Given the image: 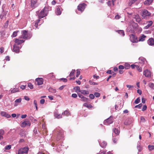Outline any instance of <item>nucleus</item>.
Wrapping results in <instances>:
<instances>
[{"label": "nucleus", "mask_w": 154, "mask_h": 154, "mask_svg": "<svg viewBox=\"0 0 154 154\" xmlns=\"http://www.w3.org/2000/svg\"><path fill=\"white\" fill-rule=\"evenodd\" d=\"M21 35L19 38L25 39H26L30 38L32 36V34L28 31L26 30H23L21 32Z\"/></svg>", "instance_id": "f257e3e1"}, {"label": "nucleus", "mask_w": 154, "mask_h": 154, "mask_svg": "<svg viewBox=\"0 0 154 154\" xmlns=\"http://www.w3.org/2000/svg\"><path fill=\"white\" fill-rule=\"evenodd\" d=\"M48 13V10L47 8L45 7L40 12L38 11L36 12V14L37 15L39 19L43 18L46 16Z\"/></svg>", "instance_id": "f03ea898"}, {"label": "nucleus", "mask_w": 154, "mask_h": 154, "mask_svg": "<svg viewBox=\"0 0 154 154\" xmlns=\"http://www.w3.org/2000/svg\"><path fill=\"white\" fill-rule=\"evenodd\" d=\"M53 133L54 134L57 133L56 138V140L57 141H58L60 140L63 138V134L62 131L60 129V128H57L54 130L53 131Z\"/></svg>", "instance_id": "7ed1b4c3"}, {"label": "nucleus", "mask_w": 154, "mask_h": 154, "mask_svg": "<svg viewBox=\"0 0 154 154\" xmlns=\"http://www.w3.org/2000/svg\"><path fill=\"white\" fill-rule=\"evenodd\" d=\"M151 16V13L146 9H143L142 12L141 16L143 19H148Z\"/></svg>", "instance_id": "20e7f679"}, {"label": "nucleus", "mask_w": 154, "mask_h": 154, "mask_svg": "<svg viewBox=\"0 0 154 154\" xmlns=\"http://www.w3.org/2000/svg\"><path fill=\"white\" fill-rule=\"evenodd\" d=\"M29 150V148L27 147L22 148L19 149V150H18L17 154H23L24 153H27L28 152Z\"/></svg>", "instance_id": "39448f33"}, {"label": "nucleus", "mask_w": 154, "mask_h": 154, "mask_svg": "<svg viewBox=\"0 0 154 154\" xmlns=\"http://www.w3.org/2000/svg\"><path fill=\"white\" fill-rule=\"evenodd\" d=\"M113 122V119L112 116H110L109 118L106 119L103 122V124L106 125H108L112 124Z\"/></svg>", "instance_id": "423d86ee"}, {"label": "nucleus", "mask_w": 154, "mask_h": 154, "mask_svg": "<svg viewBox=\"0 0 154 154\" xmlns=\"http://www.w3.org/2000/svg\"><path fill=\"white\" fill-rule=\"evenodd\" d=\"M40 19H38L36 20L35 23H32L31 25V26L30 27H33V29H36L38 28V25H39V26L41 24V23H40Z\"/></svg>", "instance_id": "0eeeda50"}, {"label": "nucleus", "mask_w": 154, "mask_h": 154, "mask_svg": "<svg viewBox=\"0 0 154 154\" xmlns=\"http://www.w3.org/2000/svg\"><path fill=\"white\" fill-rule=\"evenodd\" d=\"M86 5L84 3L79 4L77 7L78 11H80L81 12H83L84 11Z\"/></svg>", "instance_id": "6e6552de"}, {"label": "nucleus", "mask_w": 154, "mask_h": 154, "mask_svg": "<svg viewBox=\"0 0 154 154\" xmlns=\"http://www.w3.org/2000/svg\"><path fill=\"white\" fill-rule=\"evenodd\" d=\"M130 40L133 43L137 42H138L137 38L135 37V35L133 34H131L130 35Z\"/></svg>", "instance_id": "1a4fd4ad"}, {"label": "nucleus", "mask_w": 154, "mask_h": 154, "mask_svg": "<svg viewBox=\"0 0 154 154\" xmlns=\"http://www.w3.org/2000/svg\"><path fill=\"white\" fill-rule=\"evenodd\" d=\"M31 125L30 122L28 120H25L21 124V126L22 128H24L26 126H30Z\"/></svg>", "instance_id": "9d476101"}, {"label": "nucleus", "mask_w": 154, "mask_h": 154, "mask_svg": "<svg viewBox=\"0 0 154 154\" xmlns=\"http://www.w3.org/2000/svg\"><path fill=\"white\" fill-rule=\"evenodd\" d=\"M0 114L2 116L5 117L7 118L11 117L10 115L5 111H1L0 113Z\"/></svg>", "instance_id": "9b49d317"}, {"label": "nucleus", "mask_w": 154, "mask_h": 154, "mask_svg": "<svg viewBox=\"0 0 154 154\" xmlns=\"http://www.w3.org/2000/svg\"><path fill=\"white\" fill-rule=\"evenodd\" d=\"M21 47V46H19L17 44H14L13 46V51H14L18 53L19 52L20 49Z\"/></svg>", "instance_id": "f8f14e48"}, {"label": "nucleus", "mask_w": 154, "mask_h": 154, "mask_svg": "<svg viewBox=\"0 0 154 154\" xmlns=\"http://www.w3.org/2000/svg\"><path fill=\"white\" fill-rule=\"evenodd\" d=\"M61 7L60 6H57L55 9V13L57 15H60L61 14Z\"/></svg>", "instance_id": "ddd939ff"}, {"label": "nucleus", "mask_w": 154, "mask_h": 154, "mask_svg": "<svg viewBox=\"0 0 154 154\" xmlns=\"http://www.w3.org/2000/svg\"><path fill=\"white\" fill-rule=\"evenodd\" d=\"M147 44L151 46H153L154 45V39L153 38H149L147 41Z\"/></svg>", "instance_id": "4468645a"}, {"label": "nucleus", "mask_w": 154, "mask_h": 154, "mask_svg": "<svg viewBox=\"0 0 154 154\" xmlns=\"http://www.w3.org/2000/svg\"><path fill=\"white\" fill-rule=\"evenodd\" d=\"M35 80L37 82L38 85H41L43 83V79L42 78H38L35 79Z\"/></svg>", "instance_id": "2eb2a0df"}, {"label": "nucleus", "mask_w": 154, "mask_h": 154, "mask_svg": "<svg viewBox=\"0 0 154 154\" xmlns=\"http://www.w3.org/2000/svg\"><path fill=\"white\" fill-rule=\"evenodd\" d=\"M38 0H31V6L32 8H35L37 6V4Z\"/></svg>", "instance_id": "dca6fc26"}, {"label": "nucleus", "mask_w": 154, "mask_h": 154, "mask_svg": "<svg viewBox=\"0 0 154 154\" xmlns=\"http://www.w3.org/2000/svg\"><path fill=\"white\" fill-rule=\"evenodd\" d=\"M20 39V38H19V39H15V44H17V45H18L22 44L25 41V40H21Z\"/></svg>", "instance_id": "f3484780"}, {"label": "nucleus", "mask_w": 154, "mask_h": 154, "mask_svg": "<svg viewBox=\"0 0 154 154\" xmlns=\"http://www.w3.org/2000/svg\"><path fill=\"white\" fill-rule=\"evenodd\" d=\"M153 22L152 20L148 21L146 22L147 25L144 27V29H147L150 27L152 26Z\"/></svg>", "instance_id": "a211bd4d"}, {"label": "nucleus", "mask_w": 154, "mask_h": 154, "mask_svg": "<svg viewBox=\"0 0 154 154\" xmlns=\"http://www.w3.org/2000/svg\"><path fill=\"white\" fill-rule=\"evenodd\" d=\"M143 75L146 77H149L151 76V72L147 69H146L144 72Z\"/></svg>", "instance_id": "6ab92c4d"}, {"label": "nucleus", "mask_w": 154, "mask_h": 154, "mask_svg": "<svg viewBox=\"0 0 154 154\" xmlns=\"http://www.w3.org/2000/svg\"><path fill=\"white\" fill-rule=\"evenodd\" d=\"M21 101L22 99L21 98H19V99H16L14 101V106L15 107L18 106L19 103L21 102Z\"/></svg>", "instance_id": "aec40b11"}, {"label": "nucleus", "mask_w": 154, "mask_h": 154, "mask_svg": "<svg viewBox=\"0 0 154 154\" xmlns=\"http://www.w3.org/2000/svg\"><path fill=\"white\" fill-rule=\"evenodd\" d=\"M100 146L103 148H105L106 146L107 143L104 141H103L101 143L99 140H98Z\"/></svg>", "instance_id": "412c9836"}, {"label": "nucleus", "mask_w": 154, "mask_h": 154, "mask_svg": "<svg viewBox=\"0 0 154 154\" xmlns=\"http://www.w3.org/2000/svg\"><path fill=\"white\" fill-rule=\"evenodd\" d=\"M54 116L56 118L60 119L62 118V114H59L58 111H56L54 112Z\"/></svg>", "instance_id": "4be33fe9"}, {"label": "nucleus", "mask_w": 154, "mask_h": 154, "mask_svg": "<svg viewBox=\"0 0 154 154\" xmlns=\"http://www.w3.org/2000/svg\"><path fill=\"white\" fill-rule=\"evenodd\" d=\"M146 36L143 34H142L139 38V41H143L145 40Z\"/></svg>", "instance_id": "5701e85b"}, {"label": "nucleus", "mask_w": 154, "mask_h": 154, "mask_svg": "<svg viewBox=\"0 0 154 154\" xmlns=\"http://www.w3.org/2000/svg\"><path fill=\"white\" fill-rule=\"evenodd\" d=\"M134 18L135 19V20L137 22H140L141 20V18L138 15H135Z\"/></svg>", "instance_id": "b1692460"}, {"label": "nucleus", "mask_w": 154, "mask_h": 154, "mask_svg": "<svg viewBox=\"0 0 154 154\" xmlns=\"http://www.w3.org/2000/svg\"><path fill=\"white\" fill-rule=\"evenodd\" d=\"M139 63L141 64L144 63L146 61V59L143 57H140L139 58Z\"/></svg>", "instance_id": "393cba45"}, {"label": "nucleus", "mask_w": 154, "mask_h": 154, "mask_svg": "<svg viewBox=\"0 0 154 154\" xmlns=\"http://www.w3.org/2000/svg\"><path fill=\"white\" fill-rule=\"evenodd\" d=\"M4 131L2 129L0 130V140L3 139V135L4 134Z\"/></svg>", "instance_id": "a878e982"}, {"label": "nucleus", "mask_w": 154, "mask_h": 154, "mask_svg": "<svg viewBox=\"0 0 154 154\" xmlns=\"http://www.w3.org/2000/svg\"><path fill=\"white\" fill-rule=\"evenodd\" d=\"M153 0H146L144 2V4L145 5H150L152 2Z\"/></svg>", "instance_id": "bb28decb"}, {"label": "nucleus", "mask_w": 154, "mask_h": 154, "mask_svg": "<svg viewBox=\"0 0 154 154\" xmlns=\"http://www.w3.org/2000/svg\"><path fill=\"white\" fill-rule=\"evenodd\" d=\"M120 35L124 36L125 35V32L123 30H120L116 31Z\"/></svg>", "instance_id": "cd10ccee"}, {"label": "nucleus", "mask_w": 154, "mask_h": 154, "mask_svg": "<svg viewBox=\"0 0 154 154\" xmlns=\"http://www.w3.org/2000/svg\"><path fill=\"white\" fill-rule=\"evenodd\" d=\"M11 93H15V92H18L19 90L18 89V88H15L11 89Z\"/></svg>", "instance_id": "c85d7f7f"}, {"label": "nucleus", "mask_w": 154, "mask_h": 154, "mask_svg": "<svg viewBox=\"0 0 154 154\" xmlns=\"http://www.w3.org/2000/svg\"><path fill=\"white\" fill-rule=\"evenodd\" d=\"M70 114V113L68 111L66 110L64 112L62 113V116H65V115L66 116H67Z\"/></svg>", "instance_id": "c756f323"}, {"label": "nucleus", "mask_w": 154, "mask_h": 154, "mask_svg": "<svg viewBox=\"0 0 154 154\" xmlns=\"http://www.w3.org/2000/svg\"><path fill=\"white\" fill-rule=\"evenodd\" d=\"M120 132V130L118 129L114 128L113 129L114 133L117 135H118L119 134Z\"/></svg>", "instance_id": "7c9ffc66"}, {"label": "nucleus", "mask_w": 154, "mask_h": 154, "mask_svg": "<svg viewBox=\"0 0 154 154\" xmlns=\"http://www.w3.org/2000/svg\"><path fill=\"white\" fill-rule=\"evenodd\" d=\"M81 94L83 95H86L88 94H89V92L88 91L82 90H81Z\"/></svg>", "instance_id": "2f4dec72"}, {"label": "nucleus", "mask_w": 154, "mask_h": 154, "mask_svg": "<svg viewBox=\"0 0 154 154\" xmlns=\"http://www.w3.org/2000/svg\"><path fill=\"white\" fill-rule=\"evenodd\" d=\"M49 91L51 93H56L57 91L56 89L52 88H50L48 89Z\"/></svg>", "instance_id": "473e14b6"}, {"label": "nucleus", "mask_w": 154, "mask_h": 154, "mask_svg": "<svg viewBox=\"0 0 154 154\" xmlns=\"http://www.w3.org/2000/svg\"><path fill=\"white\" fill-rule=\"evenodd\" d=\"M83 106L85 107H87L88 108H90L92 107V106L90 104H88L87 103H84Z\"/></svg>", "instance_id": "72a5a7b5"}, {"label": "nucleus", "mask_w": 154, "mask_h": 154, "mask_svg": "<svg viewBox=\"0 0 154 154\" xmlns=\"http://www.w3.org/2000/svg\"><path fill=\"white\" fill-rule=\"evenodd\" d=\"M148 149L149 151H151L154 149V146L149 145L148 146Z\"/></svg>", "instance_id": "f704fd0d"}, {"label": "nucleus", "mask_w": 154, "mask_h": 154, "mask_svg": "<svg viewBox=\"0 0 154 154\" xmlns=\"http://www.w3.org/2000/svg\"><path fill=\"white\" fill-rule=\"evenodd\" d=\"M137 148L138 150V152H140L143 149V146L142 145L137 146Z\"/></svg>", "instance_id": "c9c22d12"}, {"label": "nucleus", "mask_w": 154, "mask_h": 154, "mask_svg": "<svg viewBox=\"0 0 154 154\" xmlns=\"http://www.w3.org/2000/svg\"><path fill=\"white\" fill-rule=\"evenodd\" d=\"M25 132L23 130H21L20 134L21 135L22 137H24L25 136Z\"/></svg>", "instance_id": "e433bc0d"}, {"label": "nucleus", "mask_w": 154, "mask_h": 154, "mask_svg": "<svg viewBox=\"0 0 154 154\" xmlns=\"http://www.w3.org/2000/svg\"><path fill=\"white\" fill-rule=\"evenodd\" d=\"M74 89L75 90V91L76 92H81V90H80L79 86H77L75 87V88H74Z\"/></svg>", "instance_id": "4c0bfd02"}, {"label": "nucleus", "mask_w": 154, "mask_h": 154, "mask_svg": "<svg viewBox=\"0 0 154 154\" xmlns=\"http://www.w3.org/2000/svg\"><path fill=\"white\" fill-rule=\"evenodd\" d=\"M81 100L83 102H87L88 101V98L83 96Z\"/></svg>", "instance_id": "58836bf2"}, {"label": "nucleus", "mask_w": 154, "mask_h": 154, "mask_svg": "<svg viewBox=\"0 0 154 154\" xmlns=\"http://www.w3.org/2000/svg\"><path fill=\"white\" fill-rule=\"evenodd\" d=\"M18 32V31H17L14 32L13 33V34L12 35V37H15L16 36H17V33Z\"/></svg>", "instance_id": "ea45409f"}, {"label": "nucleus", "mask_w": 154, "mask_h": 154, "mask_svg": "<svg viewBox=\"0 0 154 154\" xmlns=\"http://www.w3.org/2000/svg\"><path fill=\"white\" fill-rule=\"evenodd\" d=\"M125 68L126 69H129L130 67V64L128 63H125Z\"/></svg>", "instance_id": "a19ab883"}, {"label": "nucleus", "mask_w": 154, "mask_h": 154, "mask_svg": "<svg viewBox=\"0 0 154 154\" xmlns=\"http://www.w3.org/2000/svg\"><path fill=\"white\" fill-rule=\"evenodd\" d=\"M136 68L139 72H142V68L141 67L137 65V66H136Z\"/></svg>", "instance_id": "79ce46f5"}, {"label": "nucleus", "mask_w": 154, "mask_h": 154, "mask_svg": "<svg viewBox=\"0 0 154 154\" xmlns=\"http://www.w3.org/2000/svg\"><path fill=\"white\" fill-rule=\"evenodd\" d=\"M47 76L48 78H53L54 77L53 73H50V74H48Z\"/></svg>", "instance_id": "37998d69"}, {"label": "nucleus", "mask_w": 154, "mask_h": 154, "mask_svg": "<svg viewBox=\"0 0 154 154\" xmlns=\"http://www.w3.org/2000/svg\"><path fill=\"white\" fill-rule=\"evenodd\" d=\"M75 69H72V72L70 73L69 75V76H72V75H74L75 74Z\"/></svg>", "instance_id": "c03bdc74"}, {"label": "nucleus", "mask_w": 154, "mask_h": 154, "mask_svg": "<svg viewBox=\"0 0 154 154\" xmlns=\"http://www.w3.org/2000/svg\"><path fill=\"white\" fill-rule=\"evenodd\" d=\"M80 74V69H77V74L76 75V77H78L79 75Z\"/></svg>", "instance_id": "a18cd8bd"}, {"label": "nucleus", "mask_w": 154, "mask_h": 154, "mask_svg": "<svg viewBox=\"0 0 154 154\" xmlns=\"http://www.w3.org/2000/svg\"><path fill=\"white\" fill-rule=\"evenodd\" d=\"M94 96H95L96 97H99L100 96V94L99 93H98V92H95L94 94Z\"/></svg>", "instance_id": "49530a36"}, {"label": "nucleus", "mask_w": 154, "mask_h": 154, "mask_svg": "<svg viewBox=\"0 0 154 154\" xmlns=\"http://www.w3.org/2000/svg\"><path fill=\"white\" fill-rule=\"evenodd\" d=\"M28 86L30 89H32L33 88V85H32L31 83H29L28 84Z\"/></svg>", "instance_id": "de8ad7c7"}, {"label": "nucleus", "mask_w": 154, "mask_h": 154, "mask_svg": "<svg viewBox=\"0 0 154 154\" xmlns=\"http://www.w3.org/2000/svg\"><path fill=\"white\" fill-rule=\"evenodd\" d=\"M149 86L150 88H153L154 87V84L152 83H150L149 84Z\"/></svg>", "instance_id": "09e8293b"}, {"label": "nucleus", "mask_w": 154, "mask_h": 154, "mask_svg": "<svg viewBox=\"0 0 154 154\" xmlns=\"http://www.w3.org/2000/svg\"><path fill=\"white\" fill-rule=\"evenodd\" d=\"M140 101V99L139 98H137L134 101V103L136 104H137L139 103Z\"/></svg>", "instance_id": "8fccbe9b"}, {"label": "nucleus", "mask_w": 154, "mask_h": 154, "mask_svg": "<svg viewBox=\"0 0 154 154\" xmlns=\"http://www.w3.org/2000/svg\"><path fill=\"white\" fill-rule=\"evenodd\" d=\"M89 97L91 99H94L95 96L94 94L93 95V94H91L89 95Z\"/></svg>", "instance_id": "3c124183"}, {"label": "nucleus", "mask_w": 154, "mask_h": 154, "mask_svg": "<svg viewBox=\"0 0 154 154\" xmlns=\"http://www.w3.org/2000/svg\"><path fill=\"white\" fill-rule=\"evenodd\" d=\"M11 148V145H8L6 146L5 147V149L6 150H9Z\"/></svg>", "instance_id": "603ef678"}, {"label": "nucleus", "mask_w": 154, "mask_h": 154, "mask_svg": "<svg viewBox=\"0 0 154 154\" xmlns=\"http://www.w3.org/2000/svg\"><path fill=\"white\" fill-rule=\"evenodd\" d=\"M8 21H7L5 24V25H4V27L5 28H6L8 27Z\"/></svg>", "instance_id": "864d4df0"}, {"label": "nucleus", "mask_w": 154, "mask_h": 154, "mask_svg": "<svg viewBox=\"0 0 154 154\" xmlns=\"http://www.w3.org/2000/svg\"><path fill=\"white\" fill-rule=\"evenodd\" d=\"M126 86L127 88H128L129 89H130L131 88H133L134 87V86L132 85H127Z\"/></svg>", "instance_id": "5fc2aeb1"}, {"label": "nucleus", "mask_w": 154, "mask_h": 154, "mask_svg": "<svg viewBox=\"0 0 154 154\" xmlns=\"http://www.w3.org/2000/svg\"><path fill=\"white\" fill-rule=\"evenodd\" d=\"M147 108V106L146 105H143V107L142 109V111H144L146 110V109Z\"/></svg>", "instance_id": "6e6d98bb"}, {"label": "nucleus", "mask_w": 154, "mask_h": 154, "mask_svg": "<svg viewBox=\"0 0 154 154\" xmlns=\"http://www.w3.org/2000/svg\"><path fill=\"white\" fill-rule=\"evenodd\" d=\"M142 106V103H141L135 106V108H137V107H138L139 108H140Z\"/></svg>", "instance_id": "4d7b16f0"}, {"label": "nucleus", "mask_w": 154, "mask_h": 154, "mask_svg": "<svg viewBox=\"0 0 154 154\" xmlns=\"http://www.w3.org/2000/svg\"><path fill=\"white\" fill-rule=\"evenodd\" d=\"M61 146H62V145H61V146L58 145L57 146V150H58V151L61 150L62 149L61 148Z\"/></svg>", "instance_id": "13d9d810"}, {"label": "nucleus", "mask_w": 154, "mask_h": 154, "mask_svg": "<svg viewBox=\"0 0 154 154\" xmlns=\"http://www.w3.org/2000/svg\"><path fill=\"white\" fill-rule=\"evenodd\" d=\"M4 51V48L3 47H1L0 48V52L1 53H3Z\"/></svg>", "instance_id": "bf43d9fd"}, {"label": "nucleus", "mask_w": 154, "mask_h": 154, "mask_svg": "<svg viewBox=\"0 0 154 154\" xmlns=\"http://www.w3.org/2000/svg\"><path fill=\"white\" fill-rule=\"evenodd\" d=\"M72 97L74 98H76L77 97V95L75 94H72Z\"/></svg>", "instance_id": "052dcab7"}, {"label": "nucleus", "mask_w": 154, "mask_h": 154, "mask_svg": "<svg viewBox=\"0 0 154 154\" xmlns=\"http://www.w3.org/2000/svg\"><path fill=\"white\" fill-rule=\"evenodd\" d=\"M145 119L143 117L141 116V121L142 122H144L145 121Z\"/></svg>", "instance_id": "680f3d73"}, {"label": "nucleus", "mask_w": 154, "mask_h": 154, "mask_svg": "<svg viewBox=\"0 0 154 154\" xmlns=\"http://www.w3.org/2000/svg\"><path fill=\"white\" fill-rule=\"evenodd\" d=\"M40 102L41 104H44L45 102V100L44 99H42L40 100Z\"/></svg>", "instance_id": "e2e57ef3"}, {"label": "nucleus", "mask_w": 154, "mask_h": 154, "mask_svg": "<svg viewBox=\"0 0 154 154\" xmlns=\"http://www.w3.org/2000/svg\"><path fill=\"white\" fill-rule=\"evenodd\" d=\"M89 82L90 83V84H91V85H96V83H95V82H92V81H91V80L89 81Z\"/></svg>", "instance_id": "0e129e2a"}, {"label": "nucleus", "mask_w": 154, "mask_h": 154, "mask_svg": "<svg viewBox=\"0 0 154 154\" xmlns=\"http://www.w3.org/2000/svg\"><path fill=\"white\" fill-rule=\"evenodd\" d=\"M119 68L120 69H124L125 67L122 65H120L119 66Z\"/></svg>", "instance_id": "69168bd1"}, {"label": "nucleus", "mask_w": 154, "mask_h": 154, "mask_svg": "<svg viewBox=\"0 0 154 154\" xmlns=\"http://www.w3.org/2000/svg\"><path fill=\"white\" fill-rule=\"evenodd\" d=\"M120 16L119 15H117L115 16V18L116 19H118L120 18Z\"/></svg>", "instance_id": "338daca9"}, {"label": "nucleus", "mask_w": 154, "mask_h": 154, "mask_svg": "<svg viewBox=\"0 0 154 154\" xmlns=\"http://www.w3.org/2000/svg\"><path fill=\"white\" fill-rule=\"evenodd\" d=\"M137 92L140 95H141L142 94L141 91L140 89H138L137 90Z\"/></svg>", "instance_id": "774afa93"}]
</instances>
